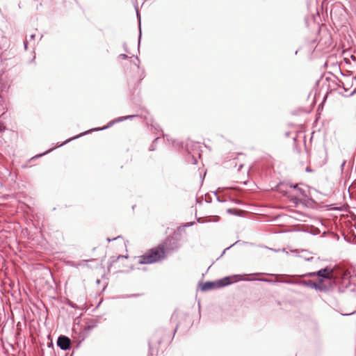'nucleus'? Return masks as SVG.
I'll return each mask as SVG.
<instances>
[{"mask_svg": "<svg viewBox=\"0 0 356 356\" xmlns=\"http://www.w3.org/2000/svg\"><path fill=\"white\" fill-rule=\"evenodd\" d=\"M178 248L177 242L173 238H168L157 248L152 249L148 253L141 257L140 264H152L165 258V255Z\"/></svg>", "mask_w": 356, "mask_h": 356, "instance_id": "f257e3e1", "label": "nucleus"}, {"mask_svg": "<svg viewBox=\"0 0 356 356\" xmlns=\"http://www.w3.org/2000/svg\"><path fill=\"white\" fill-rule=\"evenodd\" d=\"M247 275H244V276H246ZM243 275H234L232 276H228L225 277L220 280H218L216 283L211 282H204L202 286V291H208L210 289H213L216 286L217 287H222L227 285H229L232 283L236 282L239 280H245V281H250L251 280L249 279H244L243 278Z\"/></svg>", "mask_w": 356, "mask_h": 356, "instance_id": "f03ea898", "label": "nucleus"}, {"mask_svg": "<svg viewBox=\"0 0 356 356\" xmlns=\"http://www.w3.org/2000/svg\"><path fill=\"white\" fill-rule=\"evenodd\" d=\"M300 284L303 286H306L310 288L315 289L316 290L321 291H326L329 290L330 288V281H329V284L325 283L323 279L319 280L318 282H315L313 281H302L300 282Z\"/></svg>", "mask_w": 356, "mask_h": 356, "instance_id": "7ed1b4c3", "label": "nucleus"}, {"mask_svg": "<svg viewBox=\"0 0 356 356\" xmlns=\"http://www.w3.org/2000/svg\"><path fill=\"white\" fill-rule=\"evenodd\" d=\"M309 277L313 276H318L324 278V282L325 284H329V281H330V287L332 286V270L329 268H325L318 270L316 273H309L306 275Z\"/></svg>", "mask_w": 356, "mask_h": 356, "instance_id": "20e7f679", "label": "nucleus"}, {"mask_svg": "<svg viewBox=\"0 0 356 356\" xmlns=\"http://www.w3.org/2000/svg\"><path fill=\"white\" fill-rule=\"evenodd\" d=\"M70 339L65 336H60L57 341V345L62 350H67L70 346Z\"/></svg>", "mask_w": 356, "mask_h": 356, "instance_id": "39448f33", "label": "nucleus"}, {"mask_svg": "<svg viewBox=\"0 0 356 356\" xmlns=\"http://www.w3.org/2000/svg\"><path fill=\"white\" fill-rule=\"evenodd\" d=\"M291 187L295 190V193L293 194V195L296 199H300L302 197H307L305 190L300 188L298 184L291 185Z\"/></svg>", "mask_w": 356, "mask_h": 356, "instance_id": "423d86ee", "label": "nucleus"}, {"mask_svg": "<svg viewBox=\"0 0 356 356\" xmlns=\"http://www.w3.org/2000/svg\"><path fill=\"white\" fill-rule=\"evenodd\" d=\"M134 117H135V115H127V116L118 118L115 119V120L111 122L108 126L104 127L103 128L95 129V130L99 131V130L105 129L106 128H108L110 126H111L112 124H113L115 122H122V121L127 120V119H131Z\"/></svg>", "mask_w": 356, "mask_h": 356, "instance_id": "0eeeda50", "label": "nucleus"}, {"mask_svg": "<svg viewBox=\"0 0 356 356\" xmlns=\"http://www.w3.org/2000/svg\"><path fill=\"white\" fill-rule=\"evenodd\" d=\"M90 131H88V132H90ZM87 133H88V131H87ZM86 134V132H84V133L81 134H79V135H78V136H74V137H73V138H70V139H68V140H65V141L64 142V143H67V142H69V141H70V140H74V139H76V138H78L79 137H80V136H83V135H85Z\"/></svg>", "mask_w": 356, "mask_h": 356, "instance_id": "6e6552de", "label": "nucleus"}, {"mask_svg": "<svg viewBox=\"0 0 356 356\" xmlns=\"http://www.w3.org/2000/svg\"><path fill=\"white\" fill-rule=\"evenodd\" d=\"M259 280H260V281H264V282H270V280H266V279H259Z\"/></svg>", "mask_w": 356, "mask_h": 356, "instance_id": "1a4fd4ad", "label": "nucleus"}, {"mask_svg": "<svg viewBox=\"0 0 356 356\" xmlns=\"http://www.w3.org/2000/svg\"><path fill=\"white\" fill-rule=\"evenodd\" d=\"M35 35L34 34H32L30 35V40H34Z\"/></svg>", "mask_w": 356, "mask_h": 356, "instance_id": "9d476101", "label": "nucleus"}, {"mask_svg": "<svg viewBox=\"0 0 356 356\" xmlns=\"http://www.w3.org/2000/svg\"><path fill=\"white\" fill-rule=\"evenodd\" d=\"M120 56L124 59L127 58V55L125 54H120Z\"/></svg>", "mask_w": 356, "mask_h": 356, "instance_id": "9b49d317", "label": "nucleus"}, {"mask_svg": "<svg viewBox=\"0 0 356 356\" xmlns=\"http://www.w3.org/2000/svg\"><path fill=\"white\" fill-rule=\"evenodd\" d=\"M262 275V273H254V274H250V275Z\"/></svg>", "mask_w": 356, "mask_h": 356, "instance_id": "f8f14e48", "label": "nucleus"}, {"mask_svg": "<svg viewBox=\"0 0 356 356\" xmlns=\"http://www.w3.org/2000/svg\"><path fill=\"white\" fill-rule=\"evenodd\" d=\"M88 260H83L81 261V263H80L79 265H81L82 263H86L88 262Z\"/></svg>", "mask_w": 356, "mask_h": 356, "instance_id": "ddd939ff", "label": "nucleus"}, {"mask_svg": "<svg viewBox=\"0 0 356 356\" xmlns=\"http://www.w3.org/2000/svg\"><path fill=\"white\" fill-rule=\"evenodd\" d=\"M313 259V257H311V258H309V259H307V261H310Z\"/></svg>", "mask_w": 356, "mask_h": 356, "instance_id": "4468645a", "label": "nucleus"}, {"mask_svg": "<svg viewBox=\"0 0 356 356\" xmlns=\"http://www.w3.org/2000/svg\"><path fill=\"white\" fill-rule=\"evenodd\" d=\"M24 46H25V48L26 49L27 42H25Z\"/></svg>", "mask_w": 356, "mask_h": 356, "instance_id": "2eb2a0df", "label": "nucleus"}, {"mask_svg": "<svg viewBox=\"0 0 356 356\" xmlns=\"http://www.w3.org/2000/svg\"><path fill=\"white\" fill-rule=\"evenodd\" d=\"M51 149H49V150H47L45 153H44L43 154H45L47 152H49Z\"/></svg>", "mask_w": 356, "mask_h": 356, "instance_id": "dca6fc26", "label": "nucleus"}, {"mask_svg": "<svg viewBox=\"0 0 356 356\" xmlns=\"http://www.w3.org/2000/svg\"><path fill=\"white\" fill-rule=\"evenodd\" d=\"M136 13H137V15L138 16L139 15V13L138 12V10L136 9Z\"/></svg>", "mask_w": 356, "mask_h": 356, "instance_id": "f3484780", "label": "nucleus"}, {"mask_svg": "<svg viewBox=\"0 0 356 356\" xmlns=\"http://www.w3.org/2000/svg\"><path fill=\"white\" fill-rule=\"evenodd\" d=\"M355 312H352L350 314H348V315L349 314H354Z\"/></svg>", "mask_w": 356, "mask_h": 356, "instance_id": "a211bd4d", "label": "nucleus"}]
</instances>
